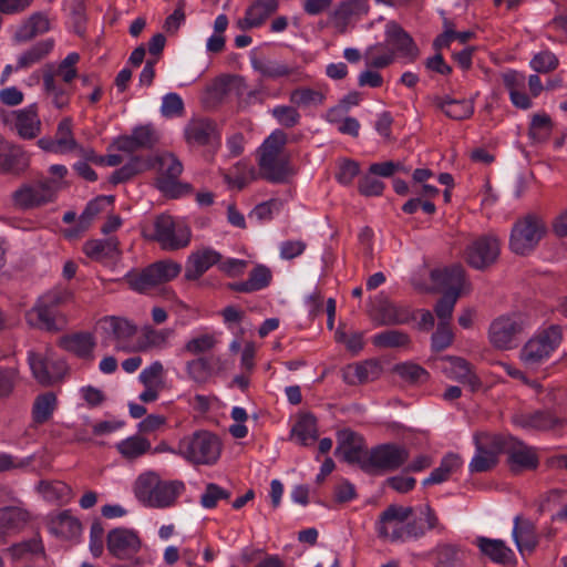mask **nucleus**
I'll list each match as a JSON object with an SVG mask.
<instances>
[{
	"mask_svg": "<svg viewBox=\"0 0 567 567\" xmlns=\"http://www.w3.org/2000/svg\"><path fill=\"white\" fill-rule=\"evenodd\" d=\"M409 458L405 447L394 443L380 444L369 451L364 472H390L402 466Z\"/></svg>",
	"mask_w": 567,
	"mask_h": 567,
	"instance_id": "nucleus-11",
	"label": "nucleus"
},
{
	"mask_svg": "<svg viewBox=\"0 0 567 567\" xmlns=\"http://www.w3.org/2000/svg\"><path fill=\"white\" fill-rule=\"evenodd\" d=\"M220 451L219 439L207 431L195 432L178 444V453L194 464L212 465L219 458Z\"/></svg>",
	"mask_w": 567,
	"mask_h": 567,
	"instance_id": "nucleus-7",
	"label": "nucleus"
},
{
	"mask_svg": "<svg viewBox=\"0 0 567 567\" xmlns=\"http://www.w3.org/2000/svg\"><path fill=\"white\" fill-rule=\"evenodd\" d=\"M553 132V121L546 113H536L532 116L528 136L535 143L546 142Z\"/></svg>",
	"mask_w": 567,
	"mask_h": 567,
	"instance_id": "nucleus-47",
	"label": "nucleus"
},
{
	"mask_svg": "<svg viewBox=\"0 0 567 567\" xmlns=\"http://www.w3.org/2000/svg\"><path fill=\"white\" fill-rule=\"evenodd\" d=\"M453 332L449 326V322H440L435 332L432 334L431 347L435 352H441L449 348L453 341Z\"/></svg>",
	"mask_w": 567,
	"mask_h": 567,
	"instance_id": "nucleus-62",
	"label": "nucleus"
},
{
	"mask_svg": "<svg viewBox=\"0 0 567 567\" xmlns=\"http://www.w3.org/2000/svg\"><path fill=\"white\" fill-rule=\"evenodd\" d=\"M446 373L450 379L468 386L472 392L477 391L482 386V382L473 372L471 364L462 358H451Z\"/></svg>",
	"mask_w": 567,
	"mask_h": 567,
	"instance_id": "nucleus-37",
	"label": "nucleus"
},
{
	"mask_svg": "<svg viewBox=\"0 0 567 567\" xmlns=\"http://www.w3.org/2000/svg\"><path fill=\"white\" fill-rule=\"evenodd\" d=\"M326 94L319 87L299 86L289 94V101L298 110L311 111L324 103Z\"/></svg>",
	"mask_w": 567,
	"mask_h": 567,
	"instance_id": "nucleus-38",
	"label": "nucleus"
},
{
	"mask_svg": "<svg viewBox=\"0 0 567 567\" xmlns=\"http://www.w3.org/2000/svg\"><path fill=\"white\" fill-rule=\"evenodd\" d=\"M431 277L443 291H454L460 296L465 281V270L461 265H453L433 270Z\"/></svg>",
	"mask_w": 567,
	"mask_h": 567,
	"instance_id": "nucleus-36",
	"label": "nucleus"
},
{
	"mask_svg": "<svg viewBox=\"0 0 567 567\" xmlns=\"http://www.w3.org/2000/svg\"><path fill=\"white\" fill-rule=\"evenodd\" d=\"M250 65L254 71L258 72L262 78L278 80L291 75L300 74V66L297 64H287L277 60L250 56Z\"/></svg>",
	"mask_w": 567,
	"mask_h": 567,
	"instance_id": "nucleus-27",
	"label": "nucleus"
},
{
	"mask_svg": "<svg viewBox=\"0 0 567 567\" xmlns=\"http://www.w3.org/2000/svg\"><path fill=\"white\" fill-rule=\"evenodd\" d=\"M413 514V507L401 506L396 504L389 505L379 516L375 523V532L382 539L390 540L391 543H401V539H395L394 532H400L403 528L405 520Z\"/></svg>",
	"mask_w": 567,
	"mask_h": 567,
	"instance_id": "nucleus-16",
	"label": "nucleus"
},
{
	"mask_svg": "<svg viewBox=\"0 0 567 567\" xmlns=\"http://www.w3.org/2000/svg\"><path fill=\"white\" fill-rule=\"evenodd\" d=\"M530 66L536 72L547 73L558 66V59L550 51H542L532 59Z\"/></svg>",
	"mask_w": 567,
	"mask_h": 567,
	"instance_id": "nucleus-64",
	"label": "nucleus"
},
{
	"mask_svg": "<svg viewBox=\"0 0 567 567\" xmlns=\"http://www.w3.org/2000/svg\"><path fill=\"white\" fill-rule=\"evenodd\" d=\"M8 553L11 555V558L14 561L23 560L27 555H38L44 553V546L40 538H30L28 540L13 544L8 549Z\"/></svg>",
	"mask_w": 567,
	"mask_h": 567,
	"instance_id": "nucleus-54",
	"label": "nucleus"
},
{
	"mask_svg": "<svg viewBox=\"0 0 567 567\" xmlns=\"http://www.w3.org/2000/svg\"><path fill=\"white\" fill-rule=\"evenodd\" d=\"M291 434L296 436L300 444L309 446L318 440V422L311 412L300 413L295 423Z\"/></svg>",
	"mask_w": 567,
	"mask_h": 567,
	"instance_id": "nucleus-41",
	"label": "nucleus"
},
{
	"mask_svg": "<svg viewBox=\"0 0 567 567\" xmlns=\"http://www.w3.org/2000/svg\"><path fill=\"white\" fill-rule=\"evenodd\" d=\"M545 234V226L537 216L527 215L518 219L512 229L509 247L517 255H527Z\"/></svg>",
	"mask_w": 567,
	"mask_h": 567,
	"instance_id": "nucleus-8",
	"label": "nucleus"
},
{
	"mask_svg": "<svg viewBox=\"0 0 567 567\" xmlns=\"http://www.w3.org/2000/svg\"><path fill=\"white\" fill-rule=\"evenodd\" d=\"M474 35L475 33L473 31H455L446 27L444 32L435 38L433 45L436 50L445 49L449 48L454 40L465 44L474 38Z\"/></svg>",
	"mask_w": 567,
	"mask_h": 567,
	"instance_id": "nucleus-59",
	"label": "nucleus"
},
{
	"mask_svg": "<svg viewBox=\"0 0 567 567\" xmlns=\"http://www.w3.org/2000/svg\"><path fill=\"white\" fill-rule=\"evenodd\" d=\"M513 423L527 431L542 432H559L566 425V421L550 410L516 413Z\"/></svg>",
	"mask_w": 567,
	"mask_h": 567,
	"instance_id": "nucleus-17",
	"label": "nucleus"
},
{
	"mask_svg": "<svg viewBox=\"0 0 567 567\" xmlns=\"http://www.w3.org/2000/svg\"><path fill=\"white\" fill-rule=\"evenodd\" d=\"M394 60L393 52L382 44L370 47L365 52V63L370 68L382 69Z\"/></svg>",
	"mask_w": 567,
	"mask_h": 567,
	"instance_id": "nucleus-56",
	"label": "nucleus"
},
{
	"mask_svg": "<svg viewBox=\"0 0 567 567\" xmlns=\"http://www.w3.org/2000/svg\"><path fill=\"white\" fill-rule=\"evenodd\" d=\"M272 117L279 125L286 128L297 126L301 121V114L295 105H276L270 111Z\"/></svg>",
	"mask_w": 567,
	"mask_h": 567,
	"instance_id": "nucleus-55",
	"label": "nucleus"
},
{
	"mask_svg": "<svg viewBox=\"0 0 567 567\" xmlns=\"http://www.w3.org/2000/svg\"><path fill=\"white\" fill-rule=\"evenodd\" d=\"M151 168H153V162L151 157L133 156L121 168L113 172L110 181L113 184H121L131 179L136 174Z\"/></svg>",
	"mask_w": 567,
	"mask_h": 567,
	"instance_id": "nucleus-45",
	"label": "nucleus"
},
{
	"mask_svg": "<svg viewBox=\"0 0 567 567\" xmlns=\"http://www.w3.org/2000/svg\"><path fill=\"white\" fill-rule=\"evenodd\" d=\"M285 202L280 198H271L258 204L249 214L250 219L269 221L282 210Z\"/></svg>",
	"mask_w": 567,
	"mask_h": 567,
	"instance_id": "nucleus-53",
	"label": "nucleus"
},
{
	"mask_svg": "<svg viewBox=\"0 0 567 567\" xmlns=\"http://www.w3.org/2000/svg\"><path fill=\"white\" fill-rule=\"evenodd\" d=\"M259 168L262 177L271 183H282L290 174L288 158L272 152H261Z\"/></svg>",
	"mask_w": 567,
	"mask_h": 567,
	"instance_id": "nucleus-26",
	"label": "nucleus"
},
{
	"mask_svg": "<svg viewBox=\"0 0 567 567\" xmlns=\"http://www.w3.org/2000/svg\"><path fill=\"white\" fill-rule=\"evenodd\" d=\"M372 343L374 347L382 349H410L412 340L402 330L388 329L375 333L372 337Z\"/></svg>",
	"mask_w": 567,
	"mask_h": 567,
	"instance_id": "nucleus-43",
	"label": "nucleus"
},
{
	"mask_svg": "<svg viewBox=\"0 0 567 567\" xmlns=\"http://www.w3.org/2000/svg\"><path fill=\"white\" fill-rule=\"evenodd\" d=\"M27 361L33 378L45 386L60 381L68 371L64 360L53 359L33 350L28 351Z\"/></svg>",
	"mask_w": 567,
	"mask_h": 567,
	"instance_id": "nucleus-12",
	"label": "nucleus"
},
{
	"mask_svg": "<svg viewBox=\"0 0 567 567\" xmlns=\"http://www.w3.org/2000/svg\"><path fill=\"white\" fill-rule=\"evenodd\" d=\"M182 271V266L171 259L155 261L142 270H130L124 280L130 288L140 293L166 284L176 278Z\"/></svg>",
	"mask_w": 567,
	"mask_h": 567,
	"instance_id": "nucleus-5",
	"label": "nucleus"
},
{
	"mask_svg": "<svg viewBox=\"0 0 567 567\" xmlns=\"http://www.w3.org/2000/svg\"><path fill=\"white\" fill-rule=\"evenodd\" d=\"M231 493L215 483H208L200 495V505L206 509H213L221 499H229Z\"/></svg>",
	"mask_w": 567,
	"mask_h": 567,
	"instance_id": "nucleus-58",
	"label": "nucleus"
},
{
	"mask_svg": "<svg viewBox=\"0 0 567 567\" xmlns=\"http://www.w3.org/2000/svg\"><path fill=\"white\" fill-rule=\"evenodd\" d=\"M174 334L171 328L155 329L152 326H145L142 329L143 349L166 347L168 339Z\"/></svg>",
	"mask_w": 567,
	"mask_h": 567,
	"instance_id": "nucleus-49",
	"label": "nucleus"
},
{
	"mask_svg": "<svg viewBox=\"0 0 567 567\" xmlns=\"http://www.w3.org/2000/svg\"><path fill=\"white\" fill-rule=\"evenodd\" d=\"M432 104L435 109L443 112L447 117L455 121L466 120L474 113L473 103L465 99L456 100L449 95H435L432 99Z\"/></svg>",
	"mask_w": 567,
	"mask_h": 567,
	"instance_id": "nucleus-32",
	"label": "nucleus"
},
{
	"mask_svg": "<svg viewBox=\"0 0 567 567\" xmlns=\"http://www.w3.org/2000/svg\"><path fill=\"white\" fill-rule=\"evenodd\" d=\"M373 320L378 326H398L410 323L415 316L409 305L382 300L374 308Z\"/></svg>",
	"mask_w": 567,
	"mask_h": 567,
	"instance_id": "nucleus-20",
	"label": "nucleus"
},
{
	"mask_svg": "<svg viewBox=\"0 0 567 567\" xmlns=\"http://www.w3.org/2000/svg\"><path fill=\"white\" fill-rule=\"evenodd\" d=\"M14 127L20 137L32 140L37 137L41 131V121L38 115L37 104L16 112Z\"/></svg>",
	"mask_w": 567,
	"mask_h": 567,
	"instance_id": "nucleus-33",
	"label": "nucleus"
},
{
	"mask_svg": "<svg viewBox=\"0 0 567 567\" xmlns=\"http://www.w3.org/2000/svg\"><path fill=\"white\" fill-rule=\"evenodd\" d=\"M523 330L524 320L520 315H503L492 321L488 329V339L494 348L511 350L517 347Z\"/></svg>",
	"mask_w": 567,
	"mask_h": 567,
	"instance_id": "nucleus-10",
	"label": "nucleus"
},
{
	"mask_svg": "<svg viewBox=\"0 0 567 567\" xmlns=\"http://www.w3.org/2000/svg\"><path fill=\"white\" fill-rule=\"evenodd\" d=\"M458 297V293L454 291H443L434 308L436 316L441 320L440 322H447L451 319Z\"/></svg>",
	"mask_w": 567,
	"mask_h": 567,
	"instance_id": "nucleus-61",
	"label": "nucleus"
},
{
	"mask_svg": "<svg viewBox=\"0 0 567 567\" xmlns=\"http://www.w3.org/2000/svg\"><path fill=\"white\" fill-rule=\"evenodd\" d=\"M394 371L411 384H423L427 382L430 374L421 365L413 362H403L395 365Z\"/></svg>",
	"mask_w": 567,
	"mask_h": 567,
	"instance_id": "nucleus-50",
	"label": "nucleus"
},
{
	"mask_svg": "<svg viewBox=\"0 0 567 567\" xmlns=\"http://www.w3.org/2000/svg\"><path fill=\"white\" fill-rule=\"evenodd\" d=\"M434 567H472L470 550L456 543L439 542L432 549Z\"/></svg>",
	"mask_w": 567,
	"mask_h": 567,
	"instance_id": "nucleus-22",
	"label": "nucleus"
},
{
	"mask_svg": "<svg viewBox=\"0 0 567 567\" xmlns=\"http://www.w3.org/2000/svg\"><path fill=\"white\" fill-rule=\"evenodd\" d=\"M114 198L112 196H97L96 198L90 200L82 214L80 215V219L86 224L91 225L93 219L103 210H105L106 206L112 205Z\"/></svg>",
	"mask_w": 567,
	"mask_h": 567,
	"instance_id": "nucleus-60",
	"label": "nucleus"
},
{
	"mask_svg": "<svg viewBox=\"0 0 567 567\" xmlns=\"http://www.w3.org/2000/svg\"><path fill=\"white\" fill-rule=\"evenodd\" d=\"M53 39H45L37 42L18 58L17 69H25L40 62L53 50Z\"/></svg>",
	"mask_w": 567,
	"mask_h": 567,
	"instance_id": "nucleus-46",
	"label": "nucleus"
},
{
	"mask_svg": "<svg viewBox=\"0 0 567 567\" xmlns=\"http://www.w3.org/2000/svg\"><path fill=\"white\" fill-rule=\"evenodd\" d=\"M473 545L477 547L480 555L496 565H511L516 561L514 550L499 538L476 536Z\"/></svg>",
	"mask_w": 567,
	"mask_h": 567,
	"instance_id": "nucleus-19",
	"label": "nucleus"
},
{
	"mask_svg": "<svg viewBox=\"0 0 567 567\" xmlns=\"http://www.w3.org/2000/svg\"><path fill=\"white\" fill-rule=\"evenodd\" d=\"M54 529L65 538H74L80 535L82 526L78 518L64 511L53 520Z\"/></svg>",
	"mask_w": 567,
	"mask_h": 567,
	"instance_id": "nucleus-52",
	"label": "nucleus"
},
{
	"mask_svg": "<svg viewBox=\"0 0 567 567\" xmlns=\"http://www.w3.org/2000/svg\"><path fill=\"white\" fill-rule=\"evenodd\" d=\"M497 439H502V434L475 435L476 451L468 464L470 472H487L497 464L498 455L503 453L501 446L496 445Z\"/></svg>",
	"mask_w": 567,
	"mask_h": 567,
	"instance_id": "nucleus-15",
	"label": "nucleus"
},
{
	"mask_svg": "<svg viewBox=\"0 0 567 567\" xmlns=\"http://www.w3.org/2000/svg\"><path fill=\"white\" fill-rule=\"evenodd\" d=\"M185 135L188 143L197 145H208L220 140L216 124L207 118L192 121L186 126Z\"/></svg>",
	"mask_w": 567,
	"mask_h": 567,
	"instance_id": "nucleus-34",
	"label": "nucleus"
},
{
	"mask_svg": "<svg viewBox=\"0 0 567 567\" xmlns=\"http://www.w3.org/2000/svg\"><path fill=\"white\" fill-rule=\"evenodd\" d=\"M42 80L44 92L50 102L56 109L61 110L66 107L73 94V85L60 82L59 79H55V74H53L52 70L44 71Z\"/></svg>",
	"mask_w": 567,
	"mask_h": 567,
	"instance_id": "nucleus-31",
	"label": "nucleus"
},
{
	"mask_svg": "<svg viewBox=\"0 0 567 567\" xmlns=\"http://www.w3.org/2000/svg\"><path fill=\"white\" fill-rule=\"evenodd\" d=\"M337 441L336 455H340L349 464L359 465L364 471L369 450L365 449L363 439L355 432L343 429L338 431Z\"/></svg>",
	"mask_w": 567,
	"mask_h": 567,
	"instance_id": "nucleus-18",
	"label": "nucleus"
},
{
	"mask_svg": "<svg viewBox=\"0 0 567 567\" xmlns=\"http://www.w3.org/2000/svg\"><path fill=\"white\" fill-rule=\"evenodd\" d=\"M56 408L58 399L53 392L48 391L37 395L31 411L33 423L37 425L47 423L53 416Z\"/></svg>",
	"mask_w": 567,
	"mask_h": 567,
	"instance_id": "nucleus-42",
	"label": "nucleus"
},
{
	"mask_svg": "<svg viewBox=\"0 0 567 567\" xmlns=\"http://www.w3.org/2000/svg\"><path fill=\"white\" fill-rule=\"evenodd\" d=\"M106 550L117 560L113 567H143L145 559L140 556L142 539L133 528L116 527L106 535Z\"/></svg>",
	"mask_w": 567,
	"mask_h": 567,
	"instance_id": "nucleus-3",
	"label": "nucleus"
},
{
	"mask_svg": "<svg viewBox=\"0 0 567 567\" xmlns=\"http://www.w3.org/2000/svg\"><path fill=\"white\" fill-rule=\"evenodd\" d=\"M116 449L125 458L134 460L148 452L151 443L142 436L133 435L118 442Z\"/></svg>",
	"mask_w": 567,
	"mask_h": 567,
	"instance_id": "nucleus-48",
	"label": "nucleus"
},
{
	"mask_svg": "<svg viewBox=\"0 0 567 567\" xmlns=\"http://www.w3.org/2000/svg\"><path fill=\"white\" fill-rule=\"evenodd\" d=\"M73 300V292L62 286L52 288L41 295L33 307L25 312L27 323L35 329L58 332L61 331L66 319L62 307Z\"/></svg>",
	"mask_w": 567,
	"mask_h": 567,
	"instance_id": "nucleus-1",
	"label": "nucleus"
},
{
	"mask_svg": "<svg viewBox=\"0 0 567 567\" xmlns=\"http://www.w3.org/2000/svg\"><path fill=\"white\" fill-rule=\"evenodd\" d=\"M154 238L164 249L176 250L188 245L190 233L168 215H161L154 223Z\"/></svg>",
	"mask_w": 567,
	"mask_h": 567,
	"instance_id": "nucleus-14",
	"label": "nucleus"
},
{
	"mask_svg": "<svg viewBox=\"0 0 567 567\" xmlns=\"http://www.w3.org/2000/svg\"><path fill=\"white\" fill-rule=\"evenodd\" d=\"M50 22L42 12L31 14L14 32V40L27 42L49 31Z\"/></svg>",
	"mask_w": 567,
	"mask_h": 567,
	"instance_id": "nucleus-39",
	"label": "nucleus"
},
{
	"mask_svg": "<svg viewBox=\"0 0 567 567\" xmlns=\"http://www.w3.org/2000/svg\"><path fill=\"white\" fill-rule=\"evenodd\" d=\"M99 329L118 344L130 341L137 332V326L121 317H104L97 323Z\"/></svg>",
	"mask_w": 567,
	"mask_h": 567,
	"instance_id": "nucleus-29",
	"label": "nucleus"
},
{
	"mask_svg": "<svg viewBox=\"0 0 567 567\" xmlns=\"http://www.w3.org/2000/svg\"><path fill=\"white\" fill-rule=\"evenodd\" d=\"M427 532L442 535L446 532V526L429 504H422L413 507L412 516L405 520L400 532H394L393 536L395 539H401V544H404L420 540Z\"/></svg>",
	"mask_w": 567,
	"mask_h": 567,
	"instance_id": "nucleus-6",
	"label": "nucleus"
},
{
	"mask_svg": "<svg viewBox=\"0 0 567 567\" xmlns=\"http://www.w3.org/2000/svg\"><path fill=\"white\" fill-rule=\"evenodd\" d=\"M13 198L18 206L31 208L51 202L53 190L47 182L25 184L14 192Z\"/></svg>",
	"mask_w": 567,
	"mask_h": 567,
	"instance_id": "nucleus-25",
	"label": "nucleus"
},
{
	"mask_svg": "<svg viewBox=\"0 0 567 567\" xmlns=\"http://www.w3.org/2000/svg\"><path fill=\"white\" fill-rule=\"evenodd\" d=\"M564 340L563 327L556 323L539 328L523 346L519 357L529 368H536L548 361Z\"/></svg>",
	"mask_w": 567,
	"mask_h": 567,
	"instance_id": "nucleus-4",
	"label": "nucleus"
},
{
	"mask_svg": "<svg viewBox=\"0 0 567 567\" xmlns=\"http://www.w3.org/2000/svg\"><path fill=\"white\" fill-rule=\"evenodd\" d=\"M462 466V460L457 454L450 453L445 455L439 467L434 468L431 474L423 480L424 486L441 484L450 478V476L460 470Z\"/></svg>",
	"mask_w": 567,
	"mask_h": 567,
	"instance_id": "nucleus-44",
	"label": "nucleus"
},
{
	"mask_svg": "<svg viewBox=\"0 0 567 567\" xmlns=\"http://www.w3.org/2000/svg\"><path fill=\"white\" fill-rule=\"evenodd\" d=\"M221 255L210 247L198 249L189 255L185 266L187 280L199 279L210 267L218 265Z\"/></svg>",
	"mask_w": 567,
	"mask_h": 567,
	"instance_id": "nucleus-24",
	"label": "nucleus"
},
{
	"mask_svg": "<svg viewBox=\"0 0 567 567\" xmlns=\"http://www.w3.org/2000/svg\"><path fill=\"white\" fill-rule=\"evenodd\" d=\"M512 537L520 555L533 553L538 545L536 526L520 516L514 518Z\"/></svg>",
	"mask_w": 567,
	"mask_h": 567,
	"instance_id": "nucleus-28",
	"label": "nucleus"
},
{
	"mask_svg": "<svg viewBox=\"0 0 567 567\" xmlns=\"http://www.w3.org/2000/svg\"><path fill=\"white\" fill-rule=\"evenodd\" d=\"M19 380V370L16 365L0 367V398L9 396Z\"/></svg>",
	"mask_w": 567,
	"mask_h": 567,
	"instance_id": "nucleus-63",
	"label": "nucleus"
},
{
	"mask_svg": "<svg viewBox=\"0 0 567 567\" xmlns=\"http://www.w3.org/2000/svg\"><path fill=\"white\" fill-rule=\"evenodd\" d=\"M385 40L390 51L398 53L402 56H409L413 54L414 42L411 35L403 30V28L394 21L386 23L385 25Z\"/></svg>",
	"mask_w": 567,
	"mask_h": 567,
	"instance_id": "nucleus-35",
	"label": "nucleus"
},
{
	"mask_svg": "<svg viewBox=\"0 0 567 567\" xmlns=\"http://www.w3.org/2000/svg\"><path fill=\"white\" fill-rule=\"evenodd\" d=\"M382 373V367L375 359L349 364L343 371V380L350 385L373 381Z\"/></svg>",
	"mask_w": 567,
	"mask_h": 567,
	"instance_id": "nucleus-30",
	"label": "nucleus"
},
{
	"mask_svg": "<svg viewBox=\"0 0 567 567\" xmlns=\"http://www.w3.org/2000/svg\"><path fill=\"white\" fill-rule=\"evenodd\" d=\"M118 244V239L114 236L104 239H91L84 244L83 251L94 260L114 258L120 255Z\"/></svg>",
	"mask_w": 567,
	"mask_h": 567,
	"instance_id": "nucleus-40",
	"label": "nucleus"
},
{
	"mask_svg": "<svg viewBox=\"0 0 567 567\" xmlns=\"http://www.w3.org/2000/svg\"><path fill=\"white\" fill-rule=\"evenodd\" d=\"M278 0H254L245 10L243 18H239L236 25L241 31L258 29L277 12Z\"/></svg>",
	"mask_w": 567,
	"mask_h": 567,
	"instance_id": "nucleus-21",
	"label": "nucleus"
},
{
	"mask_svg": "<svg viewBox=\"0 0 567 567\" xmlns=\"http://www.w3.org/2000/svg\"><path fill=\"white\" fill-rule=\"evenodd\" d=\"M59 346L68 352L75 354L85 361H93L96 340L89 331H79L64 334L59 340Z\"/></svg>",
	"mask_w": 567,
	"mask_h": 567,
	"instance_id": "nucleus-23",
	"label": "nucleus"
},
{
	"mask_svg": "<svg viewBox=\"0 0 567 567\" xmlns=\"http://www.w3.org/2000/svg\"><path fill=\"white\" fill-rule=\"evenodd\" d=\"M496 445L501 446L503 453L507 455L509 470L514 474L534 471L539 465L535 449L512 435H502V439H497Z\"/></svg>",
	"mask_w": 567,
	"mask_h": 567,
	"instance_id": "nucleus-9",
	"label": "nucleus"
},
{
	"mask_svg": "<svg viewBox=\"0 0 567 567\" xmlns=\"http://www.w3.org/2000/svg\"><path fill=\"white\" fill-rule=\"evenodd\" d=\"M38 146L47 152L54 154H61L68 151H73L79 147L76 141L73 137H58L56 140L51 137H42L38 141Z\"/></svg>",
	"mask_w": 567,
	"mask_h": 567,
	"instance_id": "nucleus-57",
	"label": "nucleus"
},
{
	"mask_svg": "<svg viewBox=\"0 0 567 567\" xmlns=\"http://www.w3.org/2000/svg\"><path fill=\"white\" fill-rule=\"evenodd\" d=\"M499 252V240L493 235H482L467 246L465 258L471 267L484 270L497 260Z\"/></svg>",
	"mask_w": 567,
	"mask_h": 567,
	"instance_id": "nucleus-13",
	"label": "nucleus"
},
{
	"mask_svg": "<svg viewBox=\"0 0 567 567\" xmlns=\"http://www.w3.org/2000/svg\"><path fill=\"white\" fill-rule=\"evenodd\" d=\"M184 491L183 481L162 480L155 472L141 474L134 484L135 497L150 508L172 507Z\"/></svg>",
	"mask_w": 567,
	"mask_h": 567,
	"instance_id": "nucleus-2",
	"label": "nucleus"
},
{
	"mask_svg": "<svg viewBox=\"0 0 567 567\" xmlns=\"http://www.w3.org/2000/svg\"><path fill=\"white\" fill-rule=\"evenodd\" d=\"M153 167L157 166L161 174L159 176H167L178 178L183 172L181 161L172 153H163L162 155L152 158Z\"/></svg>",
	"mask_w": 567,
	"mask_h": 567,
	"instance_id": "nucleus-51",
	"label": "nucleus"
}]
</instances>
